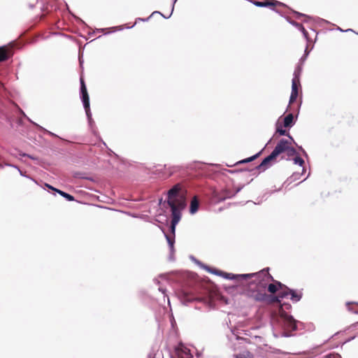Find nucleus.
<instances>
[{
	"label": "nucleus",
	"mask_w": 358,
	"mask_h": 358,
	"mask_svg": "<svg viewBox=\"0 0 358 358\" xmlns=\"http://www.w3.org/2000/svg\"><path fill=\"white\" fill-rule=\"evenodd\" d=\"M23 156H24V157H29V158L34 159V157H32L31 155H28V154H26V153H24V154H23Z\"/></svg>",
	"instance_id": "nucleus-60"
},
{
	"label": "nucleus",
	"mask_w": 358,
	"mask_h": 358,
	"mask_svg": "<svg viewBox=\"0 0 358 358\" xmlns=\"http://www.w3.org/2000/svg\"><path fill=\"white\" fill-rule=\"evenodd\" d=\"M252 3L257 7L269 8L271 10L280 14L281 16H282V14L281 13V12L279 10L275 8V6H285V3H283L280 1H276V0L254 1Z\"/></svg>",
	"instance_id": "nucleus-6"
},
{
	"label": "nucleus",
	"mask_w": 358,
	"mask_h": 358,
	"mask_svg": "<svg viewBox=\"0 0 358 358\" xmlns=\"http://www.w3.org/2000/svg\"><path fill=\"white\" fill-rule=\"evenodd\" d=\"M180 301L184 306H187L189 303L194 301V297L188 295L186 292H183L180 296Z\"/></svg>",
	"instance_id": "nucleus-21"
},
{
	"label": "nucleus",
	"mask_w": 358,
	"mask_h": 358,
	"mask_svg": "<svg viewBox=\"0 0 358 358\" xmlns=\"http://www.w3.org/2000/svg\"><path fill=\"white\" fill-rule=\"evenodd\" d=\"M281 189V187L278 188V189H275L273 191H269L268 192H266L265 194L263 196V197H266V199L268 198V196H270L271 194H273L275 192H278Z\"/></svg>",
	"instance_id": "nucleus-50"
},
{
	"label": "nucleus",
	"mask_w": 358,
	"mask_h": 358,
	"mask_svg": "<svg viewBox=\"0 0 358 358\" xmlns=\"http://www.w3.org/2000/svg\"><path fill=\"white\" fill-rule=\"evenodd\" d=\"M248 170H244V172H250L251 176H257L260 173H259V169H256V166L252 169L246 168Z\"/></svg>",
	"instance_id": "nucleus-39"
},
{
	"label": "nucleus",
	"mask_w": 358,
	"mask_h": 358,
	"mask_svg": "<svg viewBox=\"0 0 358 358\" xmlns=\"http://www.w3.org/2000/svg\"><path fill=\"white\" fill-rule=\"evenodd\" d=\"M290 289L291 288H289L287 285H284V286H282V287L278 290L279 292L278 294V296L280 301L283 299L289 297V289Z\"/></svg>",
	"instance_id": "nucleus-22"
},
{
	"label": "nucleus",
	"mask_w": 358,
	"mask_h": 358,
	"mask_svg": "<svg viewBox=\"0 0 358 358\" xmlns=\"http://www.w3.org/2000/svg\"><path fill=\"white\" fill-rule=\"evenodd\" d=\"M244 170H248L246 168L244 169H227L226 171L231 174H234L237 173L244 172Z\"/></svg>",
	"instance_id": "nucleus-42"
},
{
	"label": "nucleus",
	"mask_w": 358,
	"mask_h": 358,
	"mask_svg": "<svg viewBox=\"0 0 358 358\" xmlns=\"http://www.w3.org/2000/svg\"><path fill=\"white\" fill-rule=\"evenodd\" d=\"M41 187L43 188V189L46 190L50 194H52L53 195H56L57 193L59 194L68 201H75V197L73 195L59 189H57L48 183L43 182V185Z\"/></svg>",
	"instance_id": "nucleus-8"
},
{
	"label": "nucleus",
	"mask_w": 358,
	"mask_h": 358,
	"mask_svg": "<svg viewBox=\"0 0 358 358\" xmlns=\"http://www.w3.org/2000/svg\"><path fill=\"white\" fill-rule=\"evenodd\" d=\"M110 29H113V31H109V33H112L116 31H122L124 27L122 26L113 27L109 28Z\"/></svg>",
	"instance_id": "nucleus-49"
},
{
	"label": "nucleus",
	"mask_w": 358,
	"mask_h": 358,
	"mask_svg": "<svg viewBox=\"0 0 358 358\" xmlns=\"http://www.w3.org/2000/svg\"><path fill=\"white\" fill-rule=\"evenodd\" d=\"M293 163L294 164L299 165V166H303L305 162L303 158L300 156L299 153L294 156L292 159Z\"/></svg>",
	"instance_id": "nucleus-30"
},
{
	"label": "nucleus",
	"mask_w": 358,
	"mask_h": 358,
	"mask_svg": "<svg viewBox=\"0 0 358 358\" xmlns=\"http://www.w3.org/2000/svg\"><path fill=\"white\" fill-rule=\"evenodd\" d=\"M264 150V148L262 149L260 151H259L258 152H257L256 154L249 157H247V158H245L243 159H241V160H239L238 162H236L234 165H227L228 166H238V165H240V164H247V163H250L251 162H253L254 160H255L256 159H257L259 157L261 156L262 152Z\"/></svg>",
	"instance_id": "nucleus-17"
},
{
	"label": "nucleus",
	"mask_w": 358,
	"mask_h": 358,
	"mask_svg": "<svg viewBox=\"0 0 358 358\" xmlns=\"http://www.w3.org/2000/svg\"><path fill=\"white\" fill-rule=\"evenodd\" d=\"M227 338H228L229 341L231 343H232L234 340L240 341V340L244 339V338L238 336V335L235 334V333L233 330H231L230 335H227Z\"/></svg>",
	"instance_id": "nucleus-31"
},
{
	"label": "nucleus",
	"mask_w": 358,
	"mask_h": 358,
	"mask_svg": "<svg viewBox=\"0 0 358 358\" xmlns=\"http://www.w3.org/2000/svg\"><path fill=\"white\" fill-rule=\"evenodd\" d=\"M274 352H275V354H281V353H282V351H281L280 350H279V349H275V351H274Z\"/></svg>",
	"instance_id": "nucleus-59"
},
{
	"label": "nucleus",
	"mask_w": 358,
	"mask_h": 358,
	"mask_svg": "<svg viewBox=\"0 0 358 358\" xmlns=\"http://www.w3.org/2000/svg\"><path fill=\"white\" fill-rule=\"evenodd\" d=\"M289 144H291V142L289 141L288 139L286 138H280L278 142L277 143L276 145L272 150V153L277 158L279 155L283 153H286L287 146Z\"/></svg>",
	"instance_id": "nucleus-11"
},
{
	"label": "nucleus",
	"mask_w": 358,
	"mask_h": 358,
	"mask_svg": "<svg viewBox=\"0 0 358 358\" xmlns=\"http://www.w3.org/2000/svg\"><path fill=\"white\" fill-rule=\"evenodd\" d=\"M301 177V173H299V172H294L292 173V175L289 177L287 178V181H289L290 183L295 181V180H297L300 178Z\"/></svg>",
	"instance_id": "nucleus-35"
},
{
	"label": "nucleus",
	"mask_w": 358,
	"mask_h": 358,
	"mask_svg": "<svg viewBox=\"0 0 358 358\" xmlns=\"http://www.w3.org/2000/svg\"><path fill=\"white\" fill-rule=\"evenodd\" d=\"M273 322V334L275 338H288L294 336V332L299 329L298 324H301L284 310L276 313Z\"/></svg>",
	"instance_id": "nucleus-1"
},
{
	"label": "nucleus",
	"mask_w": 358,
	"mask_h": 358,
	"mask_svg": "<svg viewBox=\"0 0 358 358\" xmlns=\"http://www.w3.org/2000/svg\"><path fill=\"white\" fill-rule=\"evenodd\" d=\"M204 270H206V271H208V273H212V274H214V275H216L217 276H220L221 275V273H222V271L221 270H219L216 268H213V267H210L206 264H205V266H203V268Z\"/></svg>",
	"instance_id": "nucleus-27"
},
{
	"label": "nucleus",
	"mask_w": 358,
	"mask_h": 358,
	"mask_svg": "<svg viewBox=\"0 0 358 358\" xmlns=\"http://www.w3.org/2000/svg\"><path fill=\"white\" fill-rule=\"evenodd\" d=\"M101 142H102V143L104 145V146H106V147L107 148L108 151V154H109L110 155H114V156H115V157H118V155H117L116 153H115V152H113L110 148H108V147H107L106 143L103 140H101Z\"/></svg>",
	"instance_id": "nucleus-47"
},
{
	"label": "nucleus",
	"mask_w": 358,
	"mask_h": 358,
	"mask_svg": "<svg viewBox=\"0 0 358 358\" xmlns=\"http://www.w3.org/2000/svg\"><path fill=\"white\" fill-rule=\"evenodd\" d=\"M168 169L169 171V176H172L174 173L179 171L180 170V167L179 166H169Z\"/></svg>",
	"instance_id": "nucleus-40"
},
{
	"label": "nucleus",
	"mask_w": 358,
	"mask_h": 358,
	"mask_svg": "<svg viewBox=\"0 0 358 358\" xmlns=\"http://www.w3.org/2000/svg\"><path fill=\"white\" fill-rule=\"evenodd\" d=\"M24 120H28L29 122H30L31 124H33V125L37 129H38L39 131H42L43 134H47L51 136H53V137H56V138H58L59 136L52 133V131H50L48 130H47L46 129L43 128V127L40 126L39 124L32 122L29 117L25 114V113L24 112Z\"/></svg>",
	"instance_id": "nucleus-19"
},
{
	"label": "nucleus",
	"mask_w": 358,
	"mask_h": 358,
	"mask_svg": "<svg viewBox=\"0 0 358 358\" xmlns=\"http://www.w3.org/2000/svg\"><path fill=\"white\" fill-rule=\"evenodd\" d=\"M302 167H303V169H302V172L301 173V176L303 175L306 171V169L303 166H302Z\"/></svg>",
	"instance_id": "nucleus-63"
},
{
	"label": "nucleus",
	"mask_w": 358,
	"mask_h": 358,
	"mask_svg": "<svg viewBox=\"0 0 358 358\" xmlns=\"http://www.w3.org/2000/svg\"><path fill=\"white\" fill-rule=\"evenodd\" d=\"M150 18H151L150 15L149 17H146V18L138 17V18H136L135 23H134L131 26H127V27H125V28L126 29L133 28L136 24L137 22H138V21L148 22Z\"/></svg>",
	"instance_id": "nucleus-38"
},
{
	"label": "nucleus",
	"mask_w": 358,
	"mask_h": 358,
	"mask_svg": "<svg viewBox=\"0 0 358 358\" xmlns=\"http://www.w3.org/2000/svg\"><path fill=\"white\" fill-rule=\"evenodd\" d=\"M348 31L349 32H351V31L355 32L352 29H348L345 30V32H348Z\"/></svg>",
	"instance_id": "nucleus-62"
},
{
	"label": "nucleus",
	"mask_w": 358,
	"mask_h": 358,
	"mask_svg": "<svg viewBox=\"0 0 358 358\" xmlns=\"http://www.w3.org/2000/svg\"><path fill=\"white\" fill-rule=\"evenodd\" d=\"M177 1L178 0H173L171 13L167 17H164L165 19H169L171 16V15L173 12V10H174L175 4L177 2Z\"/></svg>",
	"instance_id": "nucleus-48"
},
{
	"label": "nucleus",
	"mask_w": 358,
	"mask_h": 358,
	"mask_svg": "<svg viewBox=\"0 0 358 358\" xmlns=\"http://www.w3.org/2000/svg\"><path fill=\"white\" fill-rule=\"evenodd\" d=\"M10 51L6 47L0 48V62L6 61L10 56Z\"/></svg>",
	"instance_id": "nucleus-23"
},
{
	"label": "nucleus",
	"mask_w": 358,
	"mask_h": 358,
	"mask_svg": "<svg viewBox=\"0 0 358 358\" xmlns=\"http://www.w3.org/2000/svg\"><path fill=\"white\" fill-rule=\"evenodd\" d=\"M147 358H155V354L153 352H150L148 355Z\"/></svg>",
	"instance_id": "nucleus-54"
},
{
	"label": "nucleus",
	"mask_w": 358,
	"mask_h": 358,
	"mask_svg": "<svg viewBox=\"0 0 358 358\" xmlns=\"http://www.w3.org/2000/svg\"><path fill=\"white\" fill-rule=\"evenodd\" d=\"M327 358H342V357L338 353L331 352L327 355Z\"/></svg>",
	"instance_id": "nucleus-46"
},
{
	"label": "nucleus",
	"mask_w": 358,
	"mask_h": 358,
	"mask_svg": "<svg viewBox=\"0 0 358 358\" xmlns=\"http://www.w3.org/2000/svg\"><path fill=\"white\" fill-rule=\"evenodd\" d=\"M199 201L196 196H194L192 199L189 204V211L191 215H194L196 213L199 209Z\"/></svg>",
	"instance_id": "nucleus-20"
},
{
	"label": "nucleus",
	"mask_w": 358,
	"mask_h": 358,
	"mask_svg": "<svg viewBox=\"0 0 358 358\" xmlns=\"http://www.w3.org/2000/svg\"><path fill=\"white\" fill-rule=\"evenodd\" d=\"M301 88V86L299 87L298 85V83H292V91L289 96V104L287 107L286 111H287L288 110H294V109H296L295 106H291V105L296 101L297 97L299 96V90Z\"/></svg>",
	"instance_id": "nucleus-12"
},
{
	"label": "nucleus",
	"mask_w": 358,
	"mask_h": 358,
	"mask_svg": "<svg viewBox=\"0 0 358 358\" xmlns=\"http://www.w3.org/2000/svg\"><path fill=\"white\" fill-rule=\"evenodd\" d=\"M83 62H84V61H83V57L80 55H79V64L82 69L83 68Z\"/></svg>",
	"instance_id": "nucleus-53"
},
{
	"label": "nucleus",
	"mask_w": 358,
	"mask_h": 358,
	"mask_svg": "<svg viewBox=\"0 0 358 358\" xmlns=\"http://www.w3.org/2000/svg\"><path fill=\"white\" fill-rule=\"evenodd\" d=\"M275 156L271 152L262 159L259 165L256 166V169H259V173L264 172L277 162Z\"/></svg>",
	"instance_id": "nucleus-9"
},
{
	"label": "nucleus",
	"mask_w": 358,
	"mask_h": 358,
	"mask_svg": "<svg viewBox=\"0 0 358 358\" xmlns=\"http://www.w3.org/2000/svg\"><path fill=\"white\" fill-rule=\"evenodd\" d=\"M293 13L295 15V16L297 17V18H300L301 17H305L306 18H310L309 16H308L306 14H303V13H299L298 11H296V10H293L292 11Z\"/></svg>",
	"instance_id": "nucleus-45"
},
{
	"label": "nucleus",
	"mask_w": 358,
	"mask_h": 358,
	"mask_svg": "<svg viewBox=\"0 0 358 358\" xmlns=\"http://www.w3.org/2000/svg\"><path fill=\"white\" fill-rule=\"evenodd\" d=\"M87 123H88L89 128L90 129V131H92V133L94 136H97L98 135V131H97V129H96V124H95V122L94 121V120L93 119L88 120H87Z\"/></svg>",
	"instance_id": "nucleus-28"
},
{
	"label": "nucleus",
	"mask_w": 358,
	"mask_h": 358,
	"mask_svg": "<svg viewBox=\"0 0 358 358\" xmlns=\"http://www.w3.org/2000/svg\"><path fill=\"white\" fill-rule=\"evenodd\" d=\"M245 185H239L234 192L227 188L222 189L220 192L214 190L212 192V199L214 202L218 203L227 199H231L240 192L244 188Z\"/></svg>",
	"instance_id": "nucleus-5"
},
{
	"label": "nucleus",
	"mask_w": 358,
	"mask_h": 358,
	"mask_svg": "<svg viewBox=\"0 0 358 358\" xmlns=\"http://www.w3.org/2000/svg\"><path fill=\"white\" fill-rule=\"evenodd\" d=\"M265 302L268 304H271L273 303H280L281 301H280L278 294L273 295L271 294H266V298Z\"/></svg>",
	"instance_id": "nucleus-26"
},
{
	"label": "nucleus",
	"mask_w": 358,
	"mask_h": 358,
	"mask_svg": "<svg viewBox=\"0 0 358 358\" xmlns=\"http://www.w3.org/2000/svg\"><path fill=\"white\" fill-rule=\"evenodd\" d=\"M164 234L165 238L166 239V241H167V243L169 245V250H170L169 259L173 260V254L175 252V248H174V244L176 242L175 236L169 235L165 232H164Z\"/></svg>",
	"instance_id": "nucleus-15"
},
{
	"label": "nucleus",
	"mask_w": 358,
	"mask_h": 358,
	"mask_svg": "<svg viewBox=\"0 0 358 358\" xmlns=\"http://www.w3.org/2000/svg\"><path fill=\"white\" fill-rule=\"evenodd\" d=\"M159 290L162 293H163L164 294H165V293H166V289H164V288H162V287H159Z\"/></svg>",
	"instance_id": "nucleus-57"
},
{
	"label": "nucleus",
	"mask_w": 358,
	"mask_h": 358,
	"mask_svg": "<svg viewBox=\"0 0 358 358\" xmlns=\"http://www.w3.org/2000/svg\"><path fill=\"white\" fill-rule=\"evenodd\" d=\"M358 305V303L357 302H352V301H348V302H346V306L348 308V310L355 314H358V310H355L352 307V305Z\"/></svg>",
	"instance_id": "nucleus-34"
},
{
	"label": "nucleus",
	"mask_w": 358,
	"mask_h": 358,
	"mask_svg": "<svg viewBox=\"0 0 358 358\" xmlns=\"http://www.w3.org/2000/svg\"><path fill=\"white\" fill-rule=\"evenodd\" d=\"M337 30L342 31V32H345V30L342 29L341 27H338Z\"/></svg>",
	"instance_id": "nucleus-64"
},
{
	"label": "nucleus",
	"mask_w": 358,
	"mask_h": 358,
	"mask_svg": "<svg viewBox=\"0 0 358 358\" xmlns=\"http://www.w3.org/2000/svg\"><path fill=\"white\" fill-rule=\"evenodd\" d=\"M310 50H308V47L306 48L305 50H304V53L303 55L301 56V57L300 58L299 62V63H301L303 64V63L305 62V61L306 60L308 56L310 54Z\"/></svg>",
	"instance_id": "nucleus-36"
},
{
	"label": "nucleus",
	"mask_w": 358,
	"mask_h": 358,
	"mask_svg": "<svg viewBox=\"0 0 358 358\" xmlns=\"http://www.w3.org/2000/svg\"><path fill=\"white\" fill-rule=\"evenodd\" d=\"M156 14H157V15H162L164 18V17H166L164 14H162V13H160L159 11H154V12H152V13L150 15L151 17H152L153 15H156Z\"/></svg>",
	"instance_id": "nucleus-52"
},
{
	"label": "nucleus",
	"mask_w": 358,
	"mask_h": 358,
	"mask_svg": "<svg viewBox=\"0 0 358 358\" xmlns=\"http://www.w3.org/2000/svg\"><path fill=\"white\" fill-rule=\"evenodd\" d=\"M221 277L227 280H236V274L222 271Z\"/></svg>",
	"instance_id": "nucleus-29"
},
{
	"label": "nucleus",
	"mask_w": 358,
	"mask_h": 358,
	"mask_svg": "<svg viewBox=\"0 0 358 358\" xmlns=\"http://www.w3.org/2000/svg\"><path fill=\"white\" fill-rule=\"evenodd\" d=\"M299 30L302 33L307 43L311 42V38L309 36L308 32L306 30L303 26L301 27V28Z\"/></svg>",
	"instance_id": "nucleus-33"
},
{
	"label": "nucleus",
	"mask_w": 358,
	"mask_h": 358,
	"mask_svg": "<svg viewBox=\"0 0 358 358\" xmlns=\"http://www.w3.org/2000/svg\"><path fill=\"white\" fill-rule=\"evenodd\" d=\"M295 147L297 148L298 152H300L303 157H305L306 159H308V155L307 152L303 148L301 145L295 143Z\"/></svg>",
	"instance_id": "nucleus-37"
},
{
	"label": "nucleus",
	"mask_w": 358,
	"mask_h": 358,
	"mask_svg": "<svg viewBox=\"0 0 358 358\" xmlns=\"http://www.w3.org/2000/svg\"><path fill=\"white\" fill-rule=\"evenodd\" d=\"M236 358H246L245 357H244V356H243V355H237L236 356Z\"/></svg>",
	"instance_id": "nucleus-61"
},
{
	"label": "nucleus",
	"mask_w": 358,
	"mask_h": 358,
	"mask_svg": "<svg viewBox=\"0 0 358 358\" xmlns=\"http://www.w3.org/2000/svg\"><path fill=\"white\" fill-rule=\"evenodd\" d=\"M292 308V306L289 303H286V302H284L283 303L281 304V307L280 308V309L278 310V311L277 313H279L281 310H284L286 309V310H290Z\"/></svg>",
	"instance_id": "nucleus-41"
},
{
	"label": "nucleus",
	"mask_w": 358,
	"mask_h": 358,
	"mask_svg": "<svg viewBox=\"0 0 358 358\" xmlns=\"http://www.w3.org/2000/svg\"><path fill=\"white\" fill-rule=\"evenodd\" d=\"M186 190L181 184L176 183L173 185L166 192V199L164 204L169 205L172 202L178 206H185Z\"/></svg>",
	"instance_id": "nucleus-3"
},
{
	"label": "nucleus",
	"mask_w": 358,
	"mask_h": 358,
	"mask_svg": "<svg viewBox=\"0 0 358 358\" xmlns=\"http://www.w3.org/2000/svg\"><path fill=\"white\" fill-rule=\"evenodd\" d=\"M187 358H192V355L188 352H185Z\"/></svg>",
	"instance_id": "nucleus-58"
},
{
	"label": "nucleus",
	"mask_w": 358,
	"mask_h": 358,
	"mask_svg": "<svg viewBox=\"0 0 358 358\" xmlns=\"http://www.w3.org/2000/svg\"><path fill=\"white\" fill-rule=\"evenodd\" d=\"M255 285V288H257L256 290H255L252 294V297L254 298V299L257 301L259 302H265L266 298V293L263 292L264 291L262 289H259L257 287V284Z\"/></svg>",
	"instance_id": "nucleus-16"
},
{
	"label": "nucleus",
	"mask_w": 358,
	"mask_h": 358,
	"mask_svg": "<svg viewBox=\"0 0 358 358\" xmlns=\"http://www.w3.org/2000/svg\"><path fill=\"white\" fill-rule=\"evenodd\" d=\"M38 2V0H35L34 3H29L28 6L30 8H33L35 6V4Z\"/></svg>",
	"instance_id": "nucleus-55"
},
{
	"label": "nucleus",
	"mask_w": 358,
	"mask_h": 358,
	"mask_svg": "<svg viewBox=\"0 0 358 358\" xmlns=\"http://www.w3.org/2000/svg\"><path fill=\"white\" fill-rule=\"evenodd\" d=\"M190 259L195 263L197 265H199L201 268H203V266H205V264H203V262H201V261L198 260L196 257H194V256L191 255L190 256Z\"/></svg>",
	"instance_id": "nucleus-43"
},
{
	"label": "nucleus",
	"mask_w": 358,
	"mask_h": 358,
	"mask_svg": "<svg viewBox=\"0 0 358 358\" xmlns=\"http://www.w3.org/2000/svg\"><path fill=\"white\" fill-rule=\"evenodd\" d=\"M176 225L177 224H175L174 223L171 222V226L169 227V231L171 233V234H170L171 236H175Z\"/></svg>",
	"instance_id": "nucleus-44"
},
{
	"label": "nucleus",
	"mask_w": 358,
	"mask_h": 358,
	"mask_svg": "<svg viewBox=\"0 0 358 358\" xmlns=\"http://www.w3.org/2000/svg\"><path fill=\"white\" fill-rule=\"evenodd\" d=\"M283 17H285L286 19V20L290 24H292V26L295 27L296 28H297L298 29H299L301 28V27H302L303 25L296 21H294L292 20V19H290L289 17H285L283 15L282 16Z\"/></svg>",
	"instance_id": "nucleus-32"
},
{
	"label": "nucleus",
	"mask_w": 358,
	"mask_h": 358,
	"mask_svg": "<svg viewBox=\"0 0 358 358\" xmlns=\"http://www.w3.org/2000/svg\"><path fill=\"white\" fill-rule=\"evenodd\" d=\"M303 64L298 62L296 64L294 71L293 73V78L292 83H298V85L301 87L300 78L303 71Z\"/></svg>",
	"instance_id": "nucleus-14"
},
{
	"label": "nucleus",
	"mask_w": 358,
	"mask_h": 358,
	"mask_svg": "<svg viewBox=\"0 0 358 358\" xmlns=\"http://www.w3.org/2000/svg\"><path fill=\"white\" fill-rule=\"evenodd\" d=\"M301 106V101L297 104L296 109L292 110L293 113H289L284 117L282 124L285 128L289 129L295 124L298 115L299 113Z\"/></svg>",
	"instance_id": "nucleus-7"
},
{
	"label": "nucleus",
	"mask_w": 358,
	"mask_h": 358,
	"mask_svg": "<svg viewBox=\"0 0 358 358\" xmlns=\"http://www.w3.org/2000/svg\"><path fill=\"white\" fill-rule=\"evenodd\" d=\"M289 291V297L293 303H297L302 299L303 293L301 291L292 288Z\"/></svg>",
	"instance_id": "nucleus-18"
},
{
	"label": "nucleus",
	"mask_w": 358,
	"mask_h": 358,
	"mask_svg": "<svg viewBox=\"0 0 358 358\" xmlns=\"http://www.w3.org/2000/svg\"><path fill=\"white\" fill-rule=\"evenodd\" d=\"M171 212V222L174 223L175 224H178V222L180 221L182 217V213L181 210L185 208L182 206L176 205V203H173L172 202H169V205H167Z\"/></svg>",
	"instance_id": "nucleus-10"
},
{
	"label": "nucleus",
	"mask_w": 358,
	"mask_h": 358,
	"mask_svg": "<svg viewBox=\"0 0 358 358\" xmlns=\"http://www.w3.org/2000/svg\"><path fill=\"white\" fill-rule=\"evenodd\" d=\"M260 271L257 273H242V274H236V280L237 281H248L252 278H255L254 280L251 282V284H257L260 278Z\"/></svg>",
	"instance_id": "nucleus-13"
},
{
	"label": "nucleus",
	"mask_w": 358,
	"mask_h": 358,
	"mask_svg": "<svg viewBox=\"0 0 358 358\" xmlns=\"http://www.w3.org/2000/svg\"><path fill=\"white\" fill-rule=\"evenodd\" d=\"M80 98L82 101L83 108L85 111L87 120L92 118V114L90 109V96L87 92L86 84L83 76L80 78Z\"/></svg>",
	"instance_id": "nucleus-4"
},
{
	"label": "nucleus",
	"mask_w": 358,
	"mask_h": 358,
	"mask_svg": "<svg viewBox=\"0 0 358 358\" xmlns=\"http://www.w3.org/2000/svg\"><path fill=\"white\" fill-rule=\"evenodd\" d=\"M283 127H285L283 124L280 122V121L278 120L275 122V133H278L280 136H283L287 135V133L288 131Z\"/></svg>",
	"instance_id": "nucleus-24"
},
{
	"label": "nucleus",
	"mask_w": 358,
	"mask_h": 358,
	"mask_svg": "<svg viewBox=\"0 0 358 358\" xmlns=\"http://www.w3.org/2000/svg\"><path fill=\"white\" fill-rule=\"evenodd\" d=\"M285 136H287L289 138V141L291 142V145L294 144L295 145V143H296L294 141V138L290 135V134L289 132H287V135H285Z\"/></svg>",
	"instance_id": "nucleus-51"
},
{
	"label": "nucleus",
	"mask_w": 358,
	"mask_h": 358,
	"mask_svg": "<svg viewBox=\"0 0 358 358\" xmlns=\"http://www.w3.org/2000/svg\"><path fill=\"white\" fill-rule=\"evenodd\" d=\"M76 20L80 24H85V22L80 17H76Z\"/></svg>",
	"instance_id": "nucleus-56"
},
{
	"label": "nucleus",
	"mask_w": 358,
	"mask_h": 358,
	"mask_svg": "<svg viewBox=\"0 0 358 358\" xmlns=\"http://www.w3.org/2000/svg\"><path fill=\"white\" fill-rule=\"evenodd\" d=\"M260 278L257 282V287L263 290L267 289L271 294L275 293L284 286L280 281L273 279L269 273V268L266 267L260 271Z\"/></svg>",
	"instance_id": "nucleus-2"
},
{
	"label": "nucleus",
	"mask_w": 358,
	"mask_h": 358,
	"mask_svg": "<svg viewBox=\"0 0 358 358\" xmlns=\"http://www.w3.org/2000/svg\"><path fill=\"white\" fill-rule=\"evenodd\" d=\"M299 153L298 150L296 148H294L292 146L291 144H289L287 146L286 155L287 156V158L286 160H290V157H294Z\"/></svg>",
	"instance_id": "nucleus-25"
}]
</instances>
